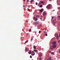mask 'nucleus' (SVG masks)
Instances as JSON below:
<instances>
[{"instance_id": "nucleus-1", "label": "nucleus", "mask_w": 60, "mask_h": 60, "mask_svg": "<svg viewBox=\"0 0 60 60\" xmlns=\"http://www.w3.org/2000/svg\"><path fill=\"white\" fill-rule=\"evenodd\" d=\"M55 36L56 37L57 40L59 39V36L58 35V34L57 33L55 34Z\"/></svg>"}, {"instance_id": "nucleus-2", "label": "nucleus", "mask_w": 60, "mask_h": 60, "mask_svg": "<svg viewBox=\"0 0 60 60\" xmlns=\"http://www.w3.org/2000/svg\"><path fill=\"white\" fill-rule=\"evenodd\" d=\"M50 4H49L47 6L46 8L48 9H50Z\"/></svg>"}, {"instance_id": "nucleus-3", "label": "nucleus", "mask_w": 60, "mask_h": 60, "mask_svg": "<svg viewBox=\"0 0 60 60\" xmlns=\"http://www.w3.org/2000/svg\"><path fill=\"white\" fill-rule=\"evenodd\" d=\"M56 45H53V46H52V47L53 48H54L55 49L56 48Z\"/></svg>"}, {"instance_id": "nucleus-4", "label": "nucleus", "mask_w": 60, "mask_h": 60, "mask_svg": "<svg viewBox=\"0 0 60 60\" xmlns=\"http://www.w3.org/2000/svg\"><path fill=\"white\" fill-rule=\"evenodd\" d=\"M33 19L35 21H37V19L36 17L33 18Z\"/></svg>"}, {"instance_id": "nucleus-5", "label": "nucleus", "mask_w": 60, "mask_h": 60, "mask_svg": "<svg viewBox=\"0 0 60 60\" xmlns=\"http://www.w3.org/2000/svg\"><path fill=\"white\" fill-rule=\"evenodd\" d=\"M35 54V53H34V52H32L31 53V55L32 56H34Z\"/></svg>"}, {"instance_id": "nucleus-6", "label": "nucleus", "mask_w": 60, "mask_h": 60, "mask_svg": "<svg viewBox=\"0 0 60 60\" xmlns=\"http://www.w3.org/2000/svg\"><path fill=\"white\" fill-rule=\"evenodd\" d=\"M28 53L29 54H31L32 53V51L30 50L29 51Z\"/></svg>"}, {"instance_id": "nucleus-7", "label": "nucleus", "mask_w": 60, "mask_h": 60, "mask_svg": "<svg viewBox=\"0 0 60 60\" xmlns=\"http://www.w3.org/2000/svg\"><path fill=\"white\" fill-rule=\"evenodd\" d=\"M44 10H43V9H42L41 10H40L39 11H40V12H42Z\"/></svg>"}, {"instance_id": "nucleus-8", "label": "nucleus", "mask_w": 60, "mask_h": 60, "mask_svg": "<svg viewBox=\"0 0 60 60\" xmlns=\"http://www.w3.org/2000/svg\"><path fill=\"white\" fill-rule=\"evenodd\" d=\"M52 44H53V45H55V44H56V42H52Z\"/></svg>"}, {"instance_id": "nucleus-9", "label": "nucleus", "mask_w": 60, "mask_h": 60, "mask_svg": "<svg viewBox=\"0 0 60 60\" xmlns=\"http://www.w3.org/2000/svg\"><path fill=\"white\" fill-rule=\"evenodd\" d=\"M27 51H29V50L28 49V48H26L25 49Z\"/></svg>"}, {"instance_id": "nucleus-10", "label": "nucleus", "mask_w": 60, "mask_h": 60, "mask_svg": "<svg viewBox=\"0 0 60 60\" xmlns=\"http://www.w3.org/2000/svg\"><path fill=\"white\" fill-rule=\"evenodd\" d=\"M52 23H53L55 25V24H56V23H55V21H54V20H52Z\"/></svg>"}, {"instance_id": "nucleus-11", "label": "nucleus", "mask_w": 60, "mask_h": 60, "mask_svg": "<svg viewBox=\"0 0 60 60\" xmlns=\"http://www.w3.org/2000/svg\"><path fill=\"white\" fill-rule=\"evenodd\" d=\"M40 3L42 4H43L44 3V1H40Z\"/></svg>"}, {"instance_id": "nucleus-12", "label": "nucleus", "mask_w": 60, "mask_h": 60, "mask_svg": "<svg viewBox=\"0 0 60 60\" xmlns=\"http://www.w3.org/2000/svg\"><path fill=\"white\" fill-rule=\"evenodd\" d=\"M43 14L44 16H45V15H46V13H45V12H44L43 13Z\"/></svg>"}, {"instance_id": "nucleus-13", "label": "nucleus", "mask_w": 60, "mask_h": 60, "mask_svg": "<svg viewBox=\"0 0 60 60\" xmlns=\"http://www.w3.org/2000/svg\"><path fill=\"white\" fill-rule=\"evenodd\" d=\"M51 54L52 55H53V54H54V53L53 52H51Z\"/></svg>"}, {"instance_id": "nucleus-14", "label": "nucleus", "mask_w": 60, "mask_h": 60, "mask_svg": "<svg viewBox=\"0 0 60 60\" xmlns=\"http://www.w3.org/2000/svg\"><path fill=\"white\" fill-rule=\"evenodd\" d=\"M43 7V6H42V5H41L40 6V8H41V7Z\"/></svg>"}, {"instance_id": "nucleus-15", "label": "nucleus", "mask_w": 60, "mask_h": 60, "mask_svg": "<svg viewBox=\"0 0 60 60\" xmlns=\"http://www.w3.org/2000/svg\"><path fill=\"white\" fill-rule=\"evenodd\" d=\"M34 1V0H32L31 1H30V3H32Z\"/></svg>"}, {"instance_id": "nucleus-16", "label": "nucleus", "mask_w": 60, "mask_h": 60, "mask_svg": "<svg viewBox=\"0 0 60 60\" xmlns=\"http://www.w3.org/2000/svg\"><path fill=\"white\" fill-rule=\"evenodd\" d=\"M58 18L59 19H60V16H58Z\"/></svg>"}, {"instance_id": "nucleus-17", "label": "nucleus", "mask_w": 60, "mask_h": 60, "mask_svg": "<svg viewBox=\"0 0 60 60\" xmlns=\"http://www.w3.org/2000/svg\"><path fill=\"white\" fill-rule=\"evenodd\" d=\"M39 15H37L36 16V17H37V18H39Z\"/></svg>"}, {"instance_id": "nucleus-18", "label": "nucleus", "mask_w": 60, "mask_h": 60, "mask_svg": "<svg viewBox=\"0 0 60 60\" xmlns=\"http://www.w3.org/2000/svg\"><path fill=\"white\" fill-rule=\"evenodd\" d=\"M36 46H34V49H36Z\"/></svg>"}, {"instance_id": "nucleus-19", "label": "nucleus", "mask_w": 60, "mask_h": 60, "mask_svg": "<svg viewBox=\"0 0 60 60\" xmlns=\"http://www.w3.org/2000/svg\"><path fill=\"white\" fill-rule=\"evenodd\" d=\"M47 60H51V58H49Z\"/></svg>"}, {"instance_id": "nucleus-20", "label": "nucleus", "mask_w": 60, "mask_h": 60, "mask_svg": "<svg viewBox=\"0 0 60 60\" xmlns=\"http://www.w3.org/2000/svg\"><path fill=\"white\" fill-rule=\"evenodd\" d=\"M39 56H42V54H40Z\"/></svg>"}, {"instance_id": "nucleus-21", "label": "nucleus", "mask_w": 60, "mask_h": 60, "mask_svg": "<svg viewBox=\"0 0 60 60\" xmlns=\"http://www.w3.org/2000/svg\"><path fill=\"white\" fill-rule=\"evenodd\" d=\"M51 51H49V54H50L51 53Z\"/></svg>"}, {"instance_id": "nucleus-22", "label": "nucleus", "mask_w": 60, "mask_h": 60, "mask_svg": "<svg viewBox=\"0 0 60 60\" xmlns=\"http://www.w3.org/2000/svg\"><path fill=\"white\" fill-rule=\"evenodd\" d=\"M53 49V47L51 48H50V49L52 50V49Z\"/></svg>"}, {"instance_id": "nucleus-23", "label": "nucleus", "mask_w": 60, "mask_h": 60, "mask_svg": "<svg viewBox=\"0 0 60 60\" xmlns=\"http://www.w3.org/2000/svg\"><path fill=\"white\" fill-rule=\"evenodd\" d=\"M42 60V58H40L39 59V60Z\"/></svg>"}, {"instance_id": "nucleus-24", "label": "nucleus", "mask_w": 60, "mask_h": 60, "mask_svg": "<svg viewBox=\"0 0 60 60\" xmlns=\"http://www.w3.org/2000/svg\"><path fill=\"white\" fill-rule=\"evenodd\" d=\"M28 40H27L25 42V43H26H26H27V42H28Z\"/></svg>"}, {"instance_id": "nucleus-25", "label": "nucleus", "mask_w": 60, "mask_h": 60, "mask_svg": "<svg viewBox=\"0 0 60 60\" xmlns=\"http://www.w3.org/2000/svg\"><path fill=\"white\" fill-rule=\"evenodd\" d=\"M38 4V3H37V2H36V5H37V4Z\"/></svg>"}, {"instance_id": "nucleus-26", "label": "nucleus", "mask_w": 60, "mask_h": 60, "mask_svg": "<svg viewBox=\"0 0 60 60\" xmlns=\"http://www.w3.org/2000/svg\"><path fill=\"white\" fill-rule=\"evenodd\" d=\"M30 58H32V56L31 55H30Z\"/></svg>"}, {"instance_id": "nucleus-27", "label": "nucleus", "mask_w": 60, "mask_h": 60, "mask_svg": "<svg viewBox=\"0 0 60 60\" xmlns=\"http://www.w3.org/2000/svg\"><path fill=\"white\" fill-rule=\"evenodd\" d=\"M40 19H41V20H42V18H40Z\"/></svg>"}, {"instance_id": "nucleus-28", "label": "nucleus", "mask_w": 60, "mask_h": 60, "mask_svg": "<svg viewBox=\"0 0 60 60\" xmlns=\"http://www.w3.org/2000/svg\"><path fill=\"white\" fill-rule=\"evenodd\" d=\"M29 32H30L31 31V29H30V30H29Z\"/></svg>"}, {"instance_id": "nucleus-29", "label": "nucleus", "mask_w": 60, "mask_h": 60, "mask_svg": "<svg viewBox=\"0 0 60 60\" xmlns=\"http://www.w3.org/2000/svg\"><path fill=\"white\" fill-rule=\"evenodd\" d=\"M41 32V31L40 30L39 31V34H40V32Z\"/></svg>"}, {"instance_id": "nucleus-30", "label": "nucleus", "mask_w": 60, "mask_h": 60, "mask_svg": "<svg viewBox=\"0 0 60 60\" xmlns=\"http://www.w3.org/2000/svg\"><path fill=\"white\" fill-rule=\"evenodd\" d=\"M52 19H53V18H54V16H52Z\"/></svg>"}, {"instance_id": "nucleus-31", "label": "nucleus", "mask_w": 60, "mask_h": 60, "mask_svg": "<svg viewBox=\"0 0 60 60\" xmlns=\"http://www.w3.org/2000/svg\"><path fill=\"white\" fill-rule=\"evenodd\" d=\"M58 42H60V40L58 41Z\"/></svg>"}, {"instance_id": "nucleus-32", "label": "nucleus", "mask_w": 60, "mask_h": 60, "mask_svg": "<svg viewBox=\"0 0 60 60\" xmlns=\"http://www.w3.org/2000/svg\"><path fill=\"white\" fill-rule=\"evenodd\" d=\"M37 51H38L36 50V51H35V52H37Z\"/></svg>"}, {"instance_id": "nucleus-33", "label": "nucleus", "mask_w": 60, "mask_h": 60, "mask_svg": "<svg viewBox=\"0 0 60 60\" xmlns=\"http://www.w3.org/2000/svg\"><path fill=\"white\" fill-rule=\"evenodd\" d=\"M44 33L45 34H46V32L44 31Z\"/></svg>"}, {"instance_id": "nucleus-34", "label": "nucleus", "mask_w": 60, "mask_h": 60, "mask_svg": "<svg viewBox=\"0 0 60 60\" xmlns=\"http://www.w3.org/2000/svg\"><path fill=\"white\" fill-rule=\"evenodd\" d=\"M39 5H40V4H41L40 3H39Z\"/></svg>"}, {"instance_id": "nucleus-35", "label": "nucleus", "mask_w": 60, "mask_h": 60, "mask_svg": "<svg viewBox=\"0 0 60 60\" xmlns=\"http://www.w3.org/2000/svg\"><path fill=\"white\" fill-rule=\"evenodd\" d=\"M40 5V4H39V3L38 4V6H39Z\"/></svg>"}, {"instance_id": "nucleus-36", "label": "nucleus", "mask_w": 60, "mask_h": 60, "mask_svg": "<svg viewBox=\"0 0 60 60\" xmlns=\"http://www.w3.org/2000/svg\"><path fill=\"white\" fill-rule=\"evenodd\" d=\"M46 35V36H48V34H45Z\"/></svg>"}, {"instance_id": "nucleus-37", "label": "nucleus", "mask_w": 60, "mask_h": 60, "mask_svg": "<svg viewBox=\"0 0 60 60\" xmlns=\"http://www.w3.org/2000/svg\"><path fill=\"white\" fill-rule=\"evenodd\" d=\"M28 10H29V11H30V9H28Z\"/></svg>"}, {"instance_id": "nucleus-38", "label": "nucleus", "mask_w": 60, "mask_h": 60, "mask_svg": "<svg viewBox=\"0 0 60 60\" xmlns=\"http://www.w3.org/2000/svg\"><path fill=\"white\" fill-rule=\"evenodd\" d=\"M32 39H33V38H32V39L31 40V41H32Z\"/></svg>"}, {"instance_id": "nucleus-39", "label": "nucleus", "mask_w": 60, "mask_h": 60, "mask_svg": "<svg viewBox=\"0 0 60 60\" xmlns=\"http://www.w3.org/2000/svg\"><path fill=\"white\" fill-rule=\"evenodd\" d=\"M35 50H34V51L35 52Z\"/></svg>"}, {"instance_id": "nucleus-40", "label": "nucleus", "mask_w": 60, "mask_h": 60, "mask_svg": "<svg viewBox=\"0 0 60 60\" xmlns=\"http://www.w3.org/2000/svg\"><path fill=\"white\" fill-rule=\"evenodd\" d=\"M29 1V0H28L27 1V2H28Z\"/></svg>"}, {"instance_id": "nucleus-41", "label": "nucleus", "mask_w": 60, "mask_h": 60, "mask_svg": "<svg viewBox=\"0 0 60 60\" xmlns=\"http://www.w3.org/2000/svg\"><path fill=\"white\" fill-rule=\"evenodd\" d=\"M29 8H30V6H29Z\"/></svg>"}, {"instance_id": "nucleus-42", "label": "nucleus", "mask_w": 60, "mask_h": 60, "mask_svg": "<svg viewBox=\"0 0 60 60\" xmlns=\"http://www.w3.org/2000/svg\"><path fill=\"white\" fill-rule=\"evenodd\" d=\"M26 1V0H24V1Z\"/></svg>"}, {"instance_id": "nucleus-43", "label": "nucleus", "mask_w": 60, "mask_h": 60, "mask_svg": "<svg viewBox=\"0 0 60 60\" xmlns=\"http://www.w3.org/2000/svg\"><path fill=\"white\" fill-rule=\"evenodd\" d=\"M35 50V51H36V50Z\"/></svg>"}, {"instance_id": "nucleus-44", "label": "nucleus", "mask_w": 60, "mask_h": 60, "mask_svg": "<svg viewBox=\"0 0 60 60\" xmlns=\"http://www.w3.org/2000/svg\"><path fill=\"white\" fill-rule=\"evenodd\" d=\"M45 31H46V30H46V29H45Z\"/></svg>"}, {"instance_id": "nucleus-45", "label": "nucleus", "mask_w": 60, "mask_h": 60, "mask_svg": "<svg viewBox=\"0 0 60 60\" xmlns=\"http://www.w3.org/2000/svg\"><path fill=\"white\" fill-rule=\"evenodd\" d=\"M23 7H25V6H23Z\"/></svg>"}, {"instance_id": "nucleus-46", "label": "nucleus", "mask_w": 60, "mask_h": 60, "mask_svg": "<svg viewBox=\"0 0 60 60\" xmlns=\"http://www.w3.org/2000/svg\"><path fill=\"white\" fill-rule=\"evenodd\" d=\"M26 22H28V21H26Z\"/></svg>"}, {"instance_id": "nucleus-47", "label": "nucleus", "mask_w": 60, "mask_h": 60, "mask_svg": "<svg viewBox=\"0 0 60 60\" xmlns=\"http://www.w3.org/2000/svg\"><path fill=\"white\" fill-rule=\"evenodd\" d=\"M59 9H60V8Z\"/></svg>"}, {"instance_id": "nucleus-48", "label": "nucleus", "mask_w": 60, "mask_h": 60, "mask_svg": "<svg viewBox=\"0 0 60 60\" xmlns=\"http://www.w3.org/2000/svg\"><path fill=\"white\" fill-rule=\"evenodd\" d=\"M55 19H56V18H55Z\"/></svg>"}, {"instance_id": "nucleus-49", "label": "nucleus", "mask_w": 60, "mask_h": 60, "mask_svg": "<svg viewBox=\"0 0 60 60\" xmlns=\"http://www.w3.org/2000/svg\"><path fill=\"white\" fill-rule=\"evenodd\" d=\"M40 25H39V26Z\"/></svg>"}]
</instances>
